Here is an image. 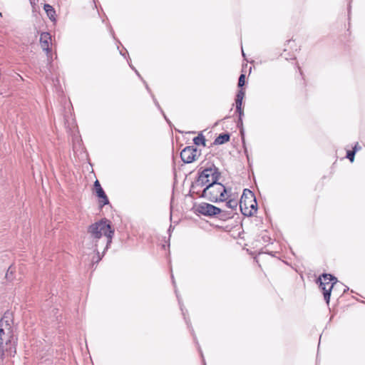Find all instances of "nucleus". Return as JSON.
Masks as SVG:
<instances>
[{
  "mask_svg": "<svg viewBox=\"0 0 365 365\" xmlns=\"http://www.w3.org/2000/svg\"><path fill=\"white\" fill-rule=\"evenodd\" d=\"M88 233L90 235V237L94 245V251L97 252L96 258H93V262L98 263L102 258V257L100 256L99 252L98 250V242L103 235L106 237V240L104 242V243H106L104 251L108 250L112 242V238L114 235V230L111 227V225L109 220L104 218L91 225L88 228Z\"/></svg>",
  "mask_w": 365,
  "mask_h": 365,
  "instance_id": "nucleus-1",
  "label": "nucleus"
},
{
  "mask_svg": "<svg viewBox=\"0 0 365 365\" xmlns=\"http://www.w3.org/2000/svg\"><path fill=\"white\" fill-rule=\"evenodd\" d=\"M16 341L10 319L2 317L0 320V359L16 354Z\"/></svg>",
  "mask_w": 365,
  "mask_h": 365,
  "instance_id": "nucleus-2",
  "label": "nucleus"
},
{
  "mask_svg": "<svg viewBox=\"0 0 365 365\" xmlns=\"http://www.w3.org/2000/svg\"><path fill=\"white\" fill-rule=\"evenodd\" d=\"M214 178H217V176L215 175ZM228 190L229 188L215 178L206 187L200 189L199 192L192 193L200 198H205L212 202L217 203L227 200L226 195H227Z\"/></svg>",
  "mask_w": 365,
  "mask_h": 365,
  "instance_id": "nucleus-3",
  "label": "nucleus"
},
{
  "mask_svg": "<svg viewBox=\"0 0 365 365\" xmlns=\"http://www.w3.org/2000/svg\"><path fill=\"white\" fill-rule=\"evenodd\" d=\"M219 180L221 177V173L219 168H217L213 163L205 168H200L197 172V177L194 182H192L190 186V192H197L199 190L206 187V185L215 180Z\"/></svg>",
  "mask_w": 365,
  "mask_h": 365,
  "instance_id": "nucleus-4",
  "label": "nucleus"
},
{
  "mask_svg": "<svg viewBox=\"0 0 365 365\" xmlns=\"http://www.w3.org/2000/svg\"><path fill=\"white\" fill-rule=\"evenodd\" d=\"M319 287L323 292L324 299L327 304H329L331 291L334 286L344 287L343 292H346L349 288L339 282L336 277L331 274L323 273L317 279Z\"/></svg>",
  "mask_w": 365,
  "mask_h": 365,
  "instance_id": "nucleus-5",
  "label": "nucleus"
},
{
  "mask_svg": "<svg viewBox=\"0 0 365 365\" xmlns=\"http://www.w3.org/2000/svg\"><path fill=\"white\" fill-rule=\"evenodd\" d=\"M200 154L201 151L195 145H188L180 152V158L184 163L189 164L195 161Z\"/></svg>",
  "mask_w": 365,
  "mask_h": 365,
  "instance_id": "nucleus-6",
  "label": "nucleus"
},
{
  "mask_svg": "<svg viewBox=\"0 0 365 365\" xmlns=\"http://www.w3.org/2000/svg\"><path fill=\"white\" fill-rule=\"evenodd\" d=\"M196 212L199 214L213 217L222 212V210L212 204L207 202H201L196 207Z\"/></svg>",
  "mask_w": 365,
  "mask_h": 365,
  "instance_id": "nucleus-7",
  "label": "nucleus"
},
{
  "mask_svg": "<svg viewBox=\"0 0 365 365\" xmlns=\"http://www.w3.org/2000/svg\"><path fill=\"white\" fill-rule=\"evenodd\" d=\"M255 200V194L250 189L245 188L243 190L241 198L239 201V206L242 214L243 215L244 212V203L246 205L245 207H249L252 201Z\"/></svg>",
  "mask_w": 365,
  "mask_h": 365,
  "instance_id": "nucleus-8",
  "label": "nucleus"
},
{
  "mask_svg": "<svg viewBox=\"0 0 365 365\" xmlns=\"http://www.w3.org/2000/svg\"><path fill=\"white\" fill-rule=\"evenodd\" d=\"M93 186H94V189H95L96 195L99 198V205L102 207L104 205H108L109 204L108 198L98 180H96L94 182Z\"/></svg>",
  "mask_w": 365,
  "mask_h": 365,
  "instance_id": "nucleus-9",
  "label": "nucleus"
},
{
  "mask_svg": "<svg viewBox=\"0 0 365 365\" xmlns=\"http://www.w3.org/2000/svg\"><path fill=\"white\" fill-rule=\"evenodd\" d=\"M51 41V36L48 32H43L40 36V43L43 50L47 53L50 51L49 43Z\"/></svg>",
  "mask_w": 365,
  "mask_h": 365,
  "instance_id": "nucleus-10",
  "label": "nucleus"
},
{
  "mask_svg": "<svg viewBox=\"0 0 365 365\" xmlns=\"http://www.w3.org/2000/svg\"><path fill=\"white\" fill-rule=\"evenodd\" d=\"M230 192L231 187L229 188L227 195H226V197H227V200L225 201L226 202V207L231 210H236L239 205V202L232 197V194Z\"/></svg>",
  "mask_w": 365,
  "mask_h": 365,
  "instance_id": "nucleus-11",
  "label": "nucleus"
},
{
  "mask_svg": "<svg viewBox=\"0 0 365 365\" xmlns=\"http://www.w3.org/2000/svg\"><path fill=\"white\" fill-rule=\"evenodd\" d=\"M246 205L244 203V206ZM257 211V202L256 197H255L254 201L252 202V203L250 205L249 207H244V212L243 215L247 217L252 216Z\"/></svg>",
  "mask_w": 365,
  "mask_h": 365,
  "instance_id": "nucleus-12",
  "label": "nucleus"
},
{
  "mask_svg": "<svg viewBox=\"0 0 365 365\" xmlns=\"http://www.w3.org/2000/svg\"><path fill=\"white\" fill-rule=\"evenodd\" d=\"M230 140V134L227 132L222 133L215 139L214 145H222Z\"/></svg>",
  "mask_w": 365,
  "mask_h": 365,
  "instance_id": "nucleus-13",
  "label": "nucleus"
},
{
  "mask_svg": "<svg viewBox=\"0 0 365 365\" xmlns=\"http://www.w3.org/2000/svg\"><path fill=\"white\" fill-rule=\"evenodd\" d=\"M43 9L46 11L48 17L52 21H56V11L52 6L50 4H44Z\"/></svg>",
  "mask_w": 365,
  "mask_h": 365,
  "instance_id": "nucleus-14",
  "label": "nucleus"
},
{
  "mask_svg": "<svg viewBox=\"0 0 365 365\" xmlns=\"http://www.w3.org/2000/svg\"><path fill=\"white\" fill-rule=\"evenodd\" d=\"M175 292L176 294V297H177L178 300V303H179V305H180V310H181L182 314V315L184 317V319H185L187 327H191V323H190V319H187V317H186V312H187V310H185V311L184 310L183 304L182 303L181 299L180 298V297H179V295L178 294V292H177L176 289H175Z\"/></svg>",
  "mask_w": 365,
  "mask_h": 365,
  "instance_id": "nucleus-15",
  "label": "nucleus"
},
{
  "mask_svg": "<svg viewBox=\"0 0 365 365\" xmlns=\"http://www.w3.org/2000/svg\"><path fill=\"white\" fill-rule=\"evenodd\" d=\"M192 140H193V143L196 146H199V145L206 146V139L202 133L198 134L196 137H195L193 138Z\"/></svg>",
  "mask_w": 365,
  "mask_h": 365,
  "instance_id": "nucleus-16",
  "label": "nucleus"
},
{
  "mask_svg": "<svg viewBox=\"0 0 365 365\" xmlns=\"http://www.w3.org/2000/svg\"><path fill=\"white\" fill-rule=\"evenodd\" d=\"M191 333H192V336H193V337H194V340L195 341V343H196V344H197V345L198 351H199V352H200V356H201V357H202V359L203 365H206L205 361V359H204V356H203V354H202V350H201V349H200V345H199V344H198V341H197V340L196 336H195V334L194 330H193V329H192V327H191Z\"/></svg>",
  "mask_w": 365,
  "mask_h": 365,
  "instance_id": "nucleus-17",
  "label": "nucleus"
},
{
  "mask_svg": "<svg viewBox=\"0 0 365 365\" xmlns=\"http://www.w3.org/2000/svg\"><path fill=\"white\" fill-rule=\"evenodd\" d=\"M356 154V150H349L346 151V158H348L350 162L353 163L354 160V157Z\"/></svg>",
  "mask_w": 365,
  "mask_h": 365,
  "instance_id": "nucleus-18",
  "label": "nucleus"
},
{
  "mask_svg": "<svg viewBox=\"0 0 365 365\" xmlns=\"http://www.w3.org/2000/svg\"><path fill=\"white\" fill-rule=\"evenodd\" d=\"M245 75L244 73H242L240 77H239V79H238V87L239 88H242V86L245 85Z\"/></svg>",
  "mask_w": 365,
  "mask_h": 365,
  "instance_id": "nucleus-19",
  "label": "nucleus"
},
{
  "mask_svg": "<svg viewBox=\"0 0 365 365\" xmlns=\"http://www.w3.org/2000/svg\"><path fill=\"white\" fill-rule=\"evenodd\" d=\"M245 96V91L241 88V89H240L238 91H237V93L236 95V98H237V99H242L243 100L244 97Z\"/></svg>",
  "mask_w": 365,
  "mask_h": 365,
  "instance_id": "nucleus-20",
  "label": "nucleus"
},
{
  "mask_svg": "<svg viewBox=\"0 0 365 365\" xmlns=\"http://www.w3.org/2000/svg\"><path fill=\"white\" fill-rule=\"evenodd\" d=\"M242 99H237V98H235V107H236V110H240V108H243L242 107Z\"/></svg>",
  "mask_w": 365,
  "mask_h": 365,
  "instance_id": "nucleus-21",
  "label": "nucleus"
},
{
  "mask_svg": "<svg viewBox=\"0 0 365 365\" xmlns=\"http://www.w3.org/2000/svg\"><path fill=\"white\" fill-rule=\"evenodd\" d=\"M240 136H241V140H242V145L245 146V130H244V128H242L241 129H240Z\"/></svg>",
  "mask_w": 365,
  "mask_h": 365,
  "instance_id": "nucleus-22",
  "label": "nucleus"
},
{
  "mask_svg": "<svg viewBox=\"0 0 365 365\" xmlns=\"http://www.w3.org/2000/svg\"><path fill=\"white\" fill-rule=\"evenodd\" d=\"M236 123H237V127L239 128V130L241 129L242 128H244L242 119L238 118Z\"/></svg>",
  "mask_w": 365,
  "mask_h": 365,
  "instance_id": "nucleus-23",
  "label": "nucleus"
},
{
  "mask_svg": "<svg viewBox=\"0 0 365 365\" xmlns=\"http://www.w3.org/2000/svg\"><path fill=\"white\" fill-rule=\"evenodd\" d=\"M236 113H237L238 115H239L238 118L242 119V117L244 116V108H240V110H236Z\"/></svg>",
  "mask_w": 365,
  "mask_h": 365,
  "instance_id": "nucleus-24",
  "label": "nucleus"
},
{
  "mask_svg": "<svg viewBox=\"0 0 365 365\" xmlns=\"http://www.w3.org/2000/svg\"><path fill=\"white\" fill-rule=\"evenodd\" d=\"M243 148H244V152L247 158V160L250 161V156H249L248 150H247L245 143V146L243 145Z\"/></svg>",
  "mask_w": 365,
  "mask_h": 365,
  "instance_id": "nucleus-25",
  "label": "nucleus"
},
{
  "mask_svg": "<svg viewBox=\"0 0 365 365\" xmlns=\"http://www.w3.org/2000/svg\"><path fill=\"white\" fill-rule=\"evenodd\" d=\"M361 149V146L358 143L355 144L351 150H356V153Z\"/></svg>",
  "mask_w": 365,
  "mask_h": 365,
  "instance_id": "nucleus-26",
  "label": "nucleus"
},
{
  "mask_svg": "<svg viewBox=\"0 0 365 365\" xmlns=\"http://www.w3.org/2000/svg\"><path fill=\"white\" fill-rule=\"evenodd\" d=\"M12 272H13V270H12V267H10L9 268L8 271H7V273H6V277L7 278H9V273H11H11H12Z\"/></svg>",
  "mask_w": 365,
  "mask_h": 365,
  "instance_id": "nucleus-27",
  "label": "nucleus"
},
{
  "mask_svg": "<svg viewBox=\"0 0 365 365\" xmlns=\"http://www.w3.org/2000/svg\"><path fill=\"white\" fill-rule=\"evenodd\" d=\"M263 239L264 242H269L271 240V238L268 236L263 237Z\"/></svg>",
  "mask_w": 365,
  "mask_h": 365,
  "instance_id": "nucleus-28",
  "label": "nucleus"
},
{
  "mask_svg": "<svg viewBox=\"0 0 365 365\" xmlns=\"http://www.w3.org/2000/svg\"><path fill=\"white\" fill-rule=\"evenodd\" d=\"M161 114H163V117L165 118V119L166 120V121L170 123V121L168 120V119L167 118L166 115L163 113V110H161Z\"/></svg>",
  "mask_w": 365,
  "mask_h": 365,
  "instance_id": "nucleus-29",
  "label": "nucleus"
},
{
  "mask_svg": "<svg viewBox=\"0 0 365 365\" xmlns=\"http://www.w3.org/2000/svg\"><path fill=\"white\" fill-rule=\"evenodd\" d=\"M56 309L53 308L52 310H51V312L53 313V314L55 315L56 314Z\"/></svg>",
  "mask_w": 365,
  "mask_h": 365,
  "instance_id": "nucleus-30",
  "label": "nucleus"
},
{
  "mask_svg": "<svg viewBox=\"0 0 365 365\" xmlns=\"http://www.w3.org/2000/svg\"><path fill=\"white\" fill-rule=\"evenodd\" d=\"M130 67H131L133 70H135V73L139 76V73H138V71H136V70H135L133 66H130Z\"/></svg>",
  "mask_w": 365,
  "mask_h": 365,
  "instance_id": "nucleus-31",
  "label": "nucleus"
},
{
  "mask_svg": "<svg viewBox=\"0 0 365 365\" xmlns=\"http://www.w3.org/2000/svg\"><path fill=\"white\" fill-rule=\"evenodd\" d=\"M242 56H243L244 57L245 56V53H244V51H243V49H242Z\"/></svg>",
  "mask_w": 365,
  "mask_h": 365,
  "instance_id": "nucleus-32",
  "label": "nucleus"
},
{
  "mask_svg": "<svg viewBox=\"0 0 365 365\" xmlns=\"http://www.w3.org/2000/svg\"><path fill=\"white\" fill-rule=\"evenodd\" d=\"M155 105H156L158 107L159 106L158 103V101H157L156 100H155Z\"/></svg>",
  "mask_w": 365,
  "mask_h": 365,
  "instance_id": "nucleus-33",
  "label": "nucleus"
},
{
  "mask_svg": "<svg viewBox=\"0 0 365 365\" xmlns=\"http://www.w3.org/2000/svg\"><path fill=\"white\" fill-rule=\"evenodd\" d=\"M171 277H172V279H173V283L175 284V281L173 279V274L171 275Z\"/></svg>",
  "mask_w": 365,
  "mask_h": 365,
  "instance_id": "nucleus-34",
  "label": "nucleus"
}]
</instances>
